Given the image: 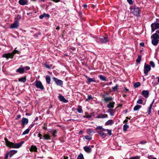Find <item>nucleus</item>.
<instances>
[{
    "label": "nucleus",
    "mask_w": 159,
    "mask_h": 159,
    "mask_svg": "<svg viewBox=\"0 0 159 159\" xmlns=\"http://www.w3.org/2000/svg\"><path fill=\"white\" fill-rule=\"evenodd\" d=\"M99 78L102 80L105 81H107L106 78V77L102 75H100Z\"/></svg>",
    "instance_id": "nucleus-38"
},
{
    "label": "nucleus",
    "mask_w": 159,
    "mask_h": 159,
    "mask_svg": "<svg viewBox=\"0 0 159 159\" xmlns=\"http://www.w3.org/2000/svg\"><path fill=\"white\" fill-rule=\"evenodd\" d=\"M140 45L141 47H143L144 46V43L143 42L141 43H140Z\"/></svg>",
    "instance_id": "nucleus-60"
},
{
    "label": "nucleus",
    "mask_w": 159,
    "mask_h": 159,
    "mask_svg": "<svg viewBox=\"0 0 159 159\" xmlns=\"http://www.w3.org/2000/svg\"><path fill=\"white\" fill-rule=\"evenodd\" d=\"M107 131H108V133H107V134L109 135V136H111V129H107Z\"/></svg>",
    "instance_id": "nucleus-48"
},
{
    "label": "nucleus",
    "mask_w": 159,
    "mask_h": 159,
    "mask_svg": "<svg viewBox=\"0 0 159 159\" xmlns=\"http://www.w3.org/2000/svg\"><path fill=\"white\" fill-rule=\"evenodd\" d=\"M97 132L98 133V134L103 138H105L107 136L106 134L104 133L103 131H97Z\"/></svg>",
    "instance_id": "nucleus-14"
},
{
    "label": "nucleus",
    "mask_w": 159,
    "mask_h": 159,
    "mask_svg": "<svg viewBox=\"0 0 159 159\" xmlns=\"http://www.w3.org/2000/svg\"><path fill=\"white\" fill-rule=\"evenodd\" d=\"M140 156H136L134 157H131L129 158V159H140Z\"/></svg>",
    "instance_id": "nucleus-45"
},
{
    "label": "nucleus",
    "mask_w": 159,
    "mask_h": 159,
    "mask_svg": "<svg viewBox=\"0 0 159 159\" xmlns=\"http://www.w3.org/2000/svg\"><path fill=\"white\" fill-rule=\"evenodd\" d=\"M19 3L21 5H27L29 4L28 1L27 0H19Z\"/></svg>",
    "instance_id": "nucleus-12"
},
{
    "label": "nucleus",
    "mask_w": 159,
    "mask_h": 159,
    "mask_svg": "<svg viewBox=\"0 0 159 159\" xmlns=\"http://www.w3.org/2000/svg\"><path fill=\"white\" fill-rule=\"evenodd\" d=\"M84 138L87 140H90L92 139V137H91L89 136H84Z\"/></svg>",
    "instance_id": "nucleus-46"
},
{
    "label": "nucleus",
    "mask_w": 159,
    "mask_h": 159,
    "mask_svg": "<svg viewBox=\"0 0 159 159\" xmlns=\"http://www.w3.org/2000/svg\"><path fill=\"white\" fill-rule=\"evenodd\" d=\"M40 34H41V33L40 32H39L38 34H34V36L37 37H38V34L40 35Z\"/></svg>",
    "instance_id": "nucleus-62"
},
{
    "label": "nucleus",
    "mask_w": 159,
    "mask_h": 159,
    "mask_svg": "<svg viewBox=\"0 0 159 159\" xmlns=\"http://www.w3.org/2000/svg\"><path fill=\"white\" fill-rule=\"evenodd\" d=\"M108 94L107 93H106L105 94L103 95L102 96L104 98V101L107 103L108 102H111L113 98L111 97H105Z\"/></svg>",
    "instance_id": "nucleus-7"
},
{
    "label": "nucleus",
    "mask_w": 159,
    "mask_h": 159,
    "mask_svg": "<svg viewBox=\"0 0 159 159\" xmlns=\"http://www.w3.org/2000/svg\"><path fill=\"white\" fill-rule=\"evenodd\" d=\"M43 137L45 139L47 140L50 139V136L47 134H45L43 135Z\"/></svg>",
    "instance_id": "nucleus-34"
},
{
    "label": "nucleus",
    "mask_w": 159,
    "mask_h": 159,
    "mask_svg": "<svg viewBox=\"0 0 159 159\" xmlns=\"http://www.w3.org/2000/svg\"><path fill=\"white\" fill-rule=\"evenodd\" d=\"M58 98L60 101L64 102L65 103H66L68 102V101L63 96L60 94Z\"/></svg>",
    "instance_id": "nucleus-13"
},
{
    "label": "nucleus",
    "mask_w": 159,
    "mask_h": 159,
    "mask_svg": "<svg viewBox=\"0 0 159 159\" xmlns=\"http://www.w3.org/2000/svg\"><path fill=\"white\" fill-rule=\"evenodd\" d=\"M118 85L117 84H116V86L112 87V89L114 91H117L118 89Z\"/></svg>",
    "instance_id": "nucleus-43"
},
{
    "label": "nucleus",
    "mask_w": 159,
    "mask_h": 159,
    "mask_svg": "<svg viewBox=\"0 0 159 159\" xmlns=\"http://www.w3.org/2000/svg\"><path fill=\"white\" fill-rule=\"evenodd\" d=\"M35 84V85L36 87L38 89H39L41 90H43L44 89V88L41 82L39 81L36 80Z\"/></svg>",
    "instance_id": "nucleus-5"
},
{
    "label": "nucleus",
    "mask_w": 159,
    "mask_h": 159,
    "mask_svg": "<svg viewBox=\"0 0 159 159\" xmlns=\"http://www.w3.org/2000/svg\"><path fill=\"white\" fill-rule=\"evenodd\" d=\"M49 132L51 133V134H52L53 136L54 137H55L56 136V134L57 131L56 129H51L49 131Z\"/></svg>",
    "instance_id": "nucleus-18"
},
{
    "label": "nucleus",
    "mask_w": 159,
    "mask_h": 159,
    "mask_svg": "<svg viewBox=\"0 0 159 159\" xmlns=\"http://www.w3.org/2000/svg\"><path fill=\"white\" fill-rule=\"evenodd\" d=\"M142 94L144 96H148L149 94V92L148 91L143 90L142 92Z\"/></svg>",
    "instance_id": "nucleus-33"
},
{
    "label": "nucleus",
    "mask_w": 159,
    "mask_h": 159,
    "mask_svg": "<svg viewBox=\"0 0 159 159\" xmlns=\"http://www.w3.org/2000/svg\"><path fill=\"white\" fill-rule=\"evenodd\" d=\"M30 150V151H34V152H37V148L36 146L32 145L31 146Z\"/></svg>",
    "instance_id": "nucleus-29"
},
{
    "label": "nucleus",
    "mask_w": 159,
    "mask_h": 159,
    "mask_svg": "<svg viewBox=\"0 0 159 159\" xmlns=\"http://www.w3.org/2000/svg\"><path fill=\"white\" fill-rule=\"evenodd\" d=\"M115 103L114 102H111L107 104V107L108 108H113L114 107V104Z\"/></svg>",
    "instance_id": "nucleus-24"
},
{
    "label": "nucleus",
    "mask_w": 159,
    "mask_h": 159,
    "mask_svg": "<svg viewBox=\"0 0 159 159\" xmlns=\"http://www.w3.org/2000/svg\"><path fill=\"white\" fill-rule=\"evenodd\" d=\"M17 20H18L19 19H20L21 18V16L20 15H18L17 16Z\"/></svg>",
    "instance_id": "nucleus-58"
},
{
    "label": "nucleus",
    "mask_w": 159,
    "mask_h": 159,
    "mask_svg": "<svg viewBox=\"0 0 159 159\" xmlns=\"http://www.w3.org/2000/svg\"><path fill=\"white\" fill-rule=\"evenodd\" d=\"M99 38L100 42L102 43H106L109 41V39L107 37H104L101 36Z\"/></svg>",
    "instance_id": "nucleus-9"
},
{
    "label": "nucleus",
    "mask_w": 159,
    "mask_h": 159,
    "mask_svg": "<svg viewBox=\"0 0 159 159\" xmlns=\"http://www.w3.org/2000/svg\"><path fill=\"white\" fill-rule=\"evenodd\" d=\"M93 97H92L91 95H88L87 98H86V99L85 100V101L86 102L88 101L89 100H90L91 99H93Z\"/></svg>",
    "instance_id": "nucleus-42"
},
{
    "label": "nucleus",
    "mask_w": 159,
    "mask_h": 159,
    "mask_svg": "<svg viewBox=\"0 0 159 159\" xmlns=\"http://www.w3.org/2000/svg\"><path fill=\"white\" fill-rule=\"evenodd\" d=\"M52 79L53 80L57 85L58 86H62L63 84V82L61 80H59L55 77H53Z\"/></svg>",
    "instance_id": "nucleus-8"
},
{
    "label": "nucleus",
    "mask_w": 159,
    "mask_h": 159,
    "mask_svg": "<svg viewBox=\"0 0 159 159\" xmlns=\"http://www.w3.org/2000/svg\"><path fill=\"white\" fill-rule=\"evenodd\" d=\"M130 9L131 13L134 16L137 17L140 16V11L139 7L134 5L130 7Z\"/></svg>",
    "instance_id": "nucleus-2"
},
{
    "label": "nucleus",
    "mask_w": 159,
    "mask_h": 159,
    "mask_svg": "<svg viewBox=\"0 0 159 159\" xmlns=\"http://www.w3.org/2000/svg\"><path fill=\"white\" fill-rule=\"evenodd\" d=\"M148 159H157L156 158L153 157L152 155L148 156Z\"/></svg>",
    "instance_id": "nucleus-50"
},
{
    "label": "nucleus",
    "mask_w": 159,
    "mask_h": 159,
    "mask_svg": "<svg viewBox=\"0 0 159 159\" xmlns=\"http://www.w3.org/2000/svg\"><path fill=\"white\" fill-rule=\"evenodd\" d=\"M129 128V126L126 124H125L123 125V130L124 132L126 131L127 130V129Z\"/></svg>",
    "instance_id": "nucleus-37"
},
{
    "label": "nucleus",
    "mask_w": 159,
    "mask_h": 159,
    "mask_svg": "<svg viewBox=\"0 0 159 159\" xmlns=\"http://www.w3.org/2000/svg\"><path fill=\"white\" fill-rule=\"evenodd\" d=\"M150 70L151 67L150 66L148 65H146V63H145L144 67V74L146 75H148V73Z\"/></svg>",
    "instance_id": "nucleus-6"
},
{
    "label": "nucleus",
    "mask_w": 159,
    "mask_h": 159,
    "mask_svg": "<svg viewBox=\"0 0 159 159\" xmlns=\"http://www.w3.org/2000/svg\"><path fill=\"white\" fill-rule=\"evenodd\" d=\"M4 140L7 146L14 148H20L24 143V141H22L18 143H14L9 141L7 138H5Z\"/></svg>",
    "instance_id": "nucleus-1"
},
{
    "label": "nucleus",
    "mask_w": 159,
    "mask_h": 159,
    "mask_svg": "<svg viewBox=\"0 0 159 159\" xmlns=\"http://www.w3.org/2000/svg\"><path fill=\"white\" fill-rule=\"evenodd\" d=\"M106 131H107V129H106L102 128V129L101 131H103V132H105Z\"/></svg>",
    "instance_id": "nucleus-61"
},
{
    "label": "nucleus",
    "mask_w": 159,
    "mask_h": 159,
    "mask_svg": "<svg viewBox=\"0 0 159 159\" xmlns=\"http://www.w3.org/2000/svg\"><path fill=\"white\" fill-rule=\"evenodd\" d=\"M34 124H31L30 125L29 127V129H30L34 126Z\"/></svg>",
    "instance_id": "nucleus-57"
},
{
    "label": "nucleus",
    "mask_w": 159,
    "mask_h": 159,
    "mask_svg": "<svg viewBox=\"0 0 159 159\" xmlns=\"http://www.w3.org/2000/svg\"><path fill=\"white\" fill-rule=\"evenodd\" d=\"M86 132L89 134H91V133L92 132L95 133V132L92 131V130L90 129H87L86 130Z\"/></svg>",
    "instance_id": "nucleus-44"
},
{
    "label": "nucleus",
    "mask_w": 159,
    "mask_h": 159,
    "mask_svg": "<svg viewBox=\"0 0 159 159\" xmlns=\"http://www.w3.org/2000/svg\"><path fill=\"white\" fill-rule=\"evenodd\" d=\"M76 110L79 113H82L83 112L82 107L81 106H78V108L76 109Z\"/></svg>",
    "instance_id": "nucleus-30"
},
{
    "label": "nucleus",
    "mask_w": 159,
    "mask_h": 159,
    "mask_svg": "<svg viewBox=\"0 0 159 159\" xmlns=\"http://www.w3.org/2000/svg\"><path fill=\"white\" fill-rule=\"evenodd\" d=\"M28 122L29 120L28 119L23 117L21 120L22 125L24 126L28 123Z\"/></svg>",
    "instance_id": "nucleus-11"
},
{
    "label": "nucleus",
    "mask_w": 159,
    "mask_h": 159,
    "mask_svg": "<svg viewBox=\"0 0 159 159\" xmlns=\"http://www.w3.org/2000/svg\"><path fill=\"white\" fill-rule=\"evenodd\" d=\"M147 143L146 141L145 140H141L140 141V143L142 144H145Z\"/></svg>",
    "instance_id": "nucleus-51"
},
{
    "label": "nucleus",
    "mask_w": 159,
    "mask_h": 159,
    "mask_svg": "<svg viewBox=\"0 0 159 159\" xmlns=\"http://www.w3.org/2000/svg\"><path fill=\"white\" fill-rule=\"evenodd\" d=\"M26 70H29L30 69V68L29 66H26L24 67Z\"/></svg>",
    "instance_id": "nucleus-56"
},
{
    "label": "nucleus",
    "mask_w": 159,
    "mask_h": 159,
    "mask_svg": "<svg viewBox=\"0 0 159 159\" xmlns=\"http://www.w3.org/2000/svg\"><path fill=\"white\" fill-rule=\"evenodd\" d=\"M154 100H153L152 103L150 105L148 110V115H150L151 113V110L152 106V105L154 102Z\"/></svg>",
    "instance_id": "nucleus-23"
},
{
    "label": "nucleus",
    "mask_w": 159,
    "mask_h": 159,
    "mask_svg": "<svg viewBox=\"0 0 159 159\" xmlns=\"http://www.w3.org/2000/svg\"><path fill=\"white\" fill-rule=\"evenodd\" d=\"M115 112V110L114 109H109L107 111V112L109 113L110 115L111 116H113L114 115V113Z\"/></svg>",
    "instance_id": "nucleus-22"
},
{
    "label": "nucleus",
    "mask_w": 159,
    "mask_h": 159,
    "mask_svg": "<svg viewBox=\"0 0 159 159\" xmlns=\"http://www.w3.org/2000/svg\"><path fill=\"white\" fill-rule=\"evenodd\" d=\"M46 80L47 84H49L51 80L50 77L49 75H47L46 76Z\"/></svg>",
    "instance_id": "nucleus-28"
},
{
    "label": "nucleus",
    "mask_w": 159,
    "mask_h": 159,
    "mask_svg": "<svg viewBox=\"0 0 159 159\" xmlns=\"http://www.w3.org/2000/svg\"><path fill=\"white\" fill-rule=\"evenodd\" d=\"M137 103L142 104L143 103V100L141 99H139L137 102Z\"/></svg>",
    "instance_id": "nucleus-49"
},
{
    "label": "nucleus",
    "mask_w": 159,
    "mask_h": 159,
    "mask_svg": "<svg viewBox=\"0 0 159 159\" xmlns=\"http://www.w3.org/2000/svg\"><path fill=\"white\" fill-rule=\"evenodd\" d=\"M107 115L105 114H101L97 116V118H103L107 117Z\"/></svg>",
    "instance_id": "nucleus-17"
},
{
    "label": "nucleus",
    "mask_w": 159,
    "mask_h": 159,
    "mask_svg": "<svg viewBox=\"0 0 159 159\" xmlns=\"http://www.w3.org/2000/svg\"><path fill=\"white\" fill-rule=\"evenodd\" d=\"M150 64L153 68H154L155 66V63L153 61H151L150 62Z\"/></svg>",
    "instance_id": "nucleus-47"
},
{
    "label": "nucleus",
    "mask_w": 159,
    "mask_h": 159,
    "mask_svg": "<svg viewBox=\"0 0 159 159\" xmlns=\"http://www.w3.org/2000/svg\"><path fill=\"white\" fill-rule=\"evenodd\" d=\"M141 56L140 55H139L138 56V57L137 60H136V61L138 63H139L141 61Z\"/></svg>",
    "instance_id": "nucleus-39"
},
{
    "label": "nucleus",
    "mask_w": 159,
    "mask_h": 159,
    "mask_svg": "<svg viewBox=\"0 0 159 159\" xmlns=\"http://www.w3.org/2000/svg\"><path fill=\"white\" fill-rule=\"evenodd\" d=\"M26 79L25 76L23 78H20L19 79V81L23 82V83L25 82V81H26Z\"/></svg>",
    "instance_id": "nucleus-32"
},
{
    "label": "nucleus",
    "mask_w": 159,
    "mask_h": 159,
    "mask_svg": "<svg viewBox=\"0 0 159 159\" xmlns=\"http://www.w3.org/2000/svg\"><path fill=\"white\" fill-rule=\"evenodd\" d=\"M114 123V121L112 120H109L105 123L106 125H111Z\"/></svg>",
    "instance_id": "nucleus-27"
},
{
    "label": "nucleus",
    "mask_w": 159,
    "mask_h": 159,
    "mask_svg": "<svg viewBox=\"0 0 159 159\" xmlns=\"http://www.w3.org/2000/svg\"><path fill=\"white\" fill-rule=\"evenodd\" d=\"M151 32H154L156 30L159 29V23L154 22L152 23L151 25Z\"/></svg>",
    "instance_id": "nucleus-4"
},
{
    "label": "nucleus",
    "mask_w": 159,
    "mask_h": 159,
    "mask_svg": "<svg viewBox=\"0 0 159 159\" xmlns=\"http://www.w3.org/2000/svg\"><path fill=\"white\" fill-rule=\"evenodd\" d=\"M19 26V20H16L11 25L10 27L11 28H17Z\"/></svg>",
    "instance_id": "nucleus-10"
},
{
    "label": "nucleus",
    "mask_w": 159,
    "mask_h": 159,
    "mask_svg": "<svg viewBox=\"0 0 159 159\" xmlns=\"http://www.w3.org/2000/svg\"><path fill=\"white\" fill-rule=\"evenodd\" d=\"M20 52V51L16 50V49H15L13 52L12 53H8L4 54H3L2 55V57L3 58H6L7 59H8L9 58H13L14 55L16 53L19 54Z\"/></svg>",
    "instance_id": "nucleus-3"
},
{
    "label": "nucleus",
    "mask_w": 159,
    "mask_h": 159,
    "mask_svg": "<svg viewBox=\"0 0 159 159\" xmlns=\"http://www.w3.org/2000/svg\"><path fill=\"white\" fill-rule=\"evenodd\" d=\"M158 35L156 34V33L154 34L151 35V39H157Z\"/></svg>",
    "instance_id": "nucleus-35"
},
{
    "label": "nucleus",
    "mask_w": 159,
    "mask_h": 159,
    "mask_svg": "<svg viewBox=\"0 0 159 159\" xmlns=\"http://www.w3.org/2000/svg\"><path fill=\"white\" fill-rule=\"evenodd\" d=\"M44 17L49 18L50 17V15L48 14L44 13L39 16V18L41 19H43Z\"/></svg>",
    "instance_id": "nucleus-20"
},
{
    "label": "nucleus",
    "mask_w": 159,
    "mask_h": 159,
    "mask_svg": "<svg viewBox=\"0 0 159 159\" xmlns=\"http://www.w3.org/2000/svg\"><path fill=\"white\" fill-rule=\"evenodd\" d=\"M44 66L46 68L50 69L51 68H53L52 67L53 66L52 65V64H48L46 62H45L44 63Z\"/></svg>",
    "instance_id": "nucleus-26"
},
{
    "label": "nucleus",
    "mask_w": 159,
    "mask_h": 159,
    "mask_svg": "<svg viewBox=\"0 0 159 159\" xmlns=\"http://www.w3.org/2000/svg\"><path fill=\"white\" fill-rule=\"evenodd\" d=\"M155 33L159 35V30H157L156 32Z\"/></svg>",
    "instance_id": "nucleus-64"
},
{
    "label": "nucleus",
    "mask_w": 159,
    "mask_h": 159,
    "mask_svg": "<svg viewBox=\"0 0 159 159\" xmlns=\"http://www.w3.org/2000/svg\"><path fill=\"white\" fill-rule=\"evenodd\" d=\"M86 77L87 79V82L88 83H89L91 82H96V80L94 78H91L88 76H86Z\"/></svg>",
    "instance_id": "nucleus-19"
},
{
    "label": "nucleus",
    "mask_w": 159,
    "mask_h": 159,
    "mask_svg": "<svg viewBox=\"0 0 159 159\" xmlns=\"http://www.w3.org/2000/svg\"><path fill=\"white\" fill-rule=\"evenodd\" d=\"M21 117V115H18L17 116V118H16V120H18Z\"/></svg>",
    "instance_id": "nucleus-59"
},
{
    "label": "nucleus",
    "mask_w": 159,
    "mask_h": 159,
    "mask_svg": "<svg viewBox=\"0 0 159 159\" xmlns=\"http://www.w3.org/2000/svg\"><path fill=\"white\" fill-rule=\"evenodd\" d=\"M77 159H84L83 154L80 153L78 156Z\"/></svg>",
    "instance_id": "nucleus-40"
},
{
    "label": "nucleus",
    "mask_w": 159,
    "mask_h": 159,
    "mask_svg": "<svg viewBox=\"0 0 159 159\" xmlns=\"http://www.w3.org/2000/svg\"><path fill=\"white\" fill-rule=\"evenodd\" d=\"M9 155V152H7L5 154V156L4 157V159H7Z\"/></svg>",
    "instance_id": "nucleus-52"
},
{
    "label": "nucleus",
    "mask_w": 159,
    "mask_h": 159,
    "mask_svg": "<svg viewBox=\"0 0 159 159\" xmlns=\"http://www.w3.org/2000/svg\"><path fill=\"white\" fill-rule=\"evenodd\" d=\"M17 151L15 150H12L10 151L9 152V157H11L14 154L16 153Z\"/></svg>",
    "instance_id": "nucleus-21"
},
{
    "label": "nucleus",
    "mask_w": 159,
    "mask_h": 159,
    "mask_svg": "<svg viewBox=\"0 0 159 159\" xmlns=\"http://www.w3.org/2000/svg\"><path fill=\"white\" fill-rule=\"evenodd\" d=\"M25 71V69L23 68H21L20 67L16 70L17 72H18L20 74H22L24 73Z\"/></svg>",
    "instance_id": "nucleus-25"
},
{
    "label": "nucleus",
    "mask_w": 159,
    "mask_h": 159,
    "mask_svg": "<svg viewBox=\"0 0 159 159\" xmlns=\"http://www.w3.org/2000/svg\"><path fill=\"white\" fill-rule=\"evenodd\" d=\"M141 106L139 105H137L135 106L134 108V111H137L139 110L141 108Z\"/></svg>",
    "instance_id": "nucleus-31"
},
{
    "label": "nucleus",
    "mask_w": 159,
    "mask_h": 159,
    "mask_svg": "<svg viewBox=\"0 0 159 159\" xmlns=\"http://www.w3.org/2000/svg\"><path fill=\"white\" fill-rule=\"evenodd\" d=\"M30 130V129L29 128L26 129L23 133L22 135H25L27 134H28Z\"/></svg>",
    "instance_id": "nucleus-41"
},
{
    "label": "nucleus",
    "mask_w": 159,
    "mask_h": 159,
    "mask_svg": "<svg viewBox=\"0 0 159 159\" xmlns=\"http://www.w3.org/2000/svg\"><path fill=\"white\" fill-rule=\"evenodd\" d=\"M141 85V84L139 82H137L134 84V86L135 88H137L139 87Z\"/></svg>",
    "instance_id": "nucleus-36"
},
{
    "label": "nucleus",
    "mask_w": 159,
    "mask_h": 159,
    "mask_svg": "<svg viewBox=\"0 0 159 159\" xmlns=\"http://www.w3.org/2000/svg\"><path fill=\"white\" fill-rule=\"evenodd\" d=\"M38 137H40V139H42L41 137L42 136V135L40 134V133L39 134H38Z\"/></svg>",
    "instance_id": "nucleus-63"
},
{
    "label": "nucleus",
    "mask_w": 159,
    "mask_h": 159,
    "mask_svg": "<svg viewBox=\"0 0 159 159\" xmlns=\"http://www.w3.org/2000/svg\"><path fill=\"white\" fill-rule=\"evenodd\" d=\"M127 1L130 4H133L132 0H127Z\"/></svg>",
    "instance_id": "nucleus-55"
},
{
    "label": "nucleus",
    "mask_w": 159,
    "mask_h": 159,
    "mask_svg": "<svg viewBox=\"0 0 159 159\" xmlns=\"http://www.w3.org/2000/svg\"><path fill=\"white\" fill-rule=\"evenodd\" d=\"M152 44L154 46H157L159 40L157 39H152Z\"/></svg>",
    "instance_id": "nucleus-15"
},
{
    "label": "nucleus",
    "mask_w": 159,
    "mask_h": 159,
    "mask_svg": "<svg viewBox=\"0 0 159 159\" xmlns=\"http://www.w3.org/2000/svg\"><path fill=\"white\" fill-rule=\"evenodd\" d=\"M83 148L84 150L87 153H89L91 152V148L88 146H85Z\"/></svg>",
    "instance_id": "nucleus-16"
},
{
    "label": "nucleus",
    "mask_w": 159,
    "mask_h": 159,
    "mask_svg": "<svg viewBox=\"0 0 159 159\" xmlns=\"http://www.w3.org/2000/svg\"><path fill=\"white\" fill-rule=\"evenodd\" d=\"M91 116H92L91 115H89L88 116L85 115V116H83V117L84 118H90V117H91Z\"/></svg>",
    "instance_id": "nucleus-53"
},
{
    "label": "nucleus",
    "mask_w": 159,
    "mask_h": 159,
    "mask_svg": "<svg viewBox=\"0 0 159 159\" xmlns=\"http://www.w3.org/2000/svg\"><path fill=\"white\" fill-rule=\"evenodd\" d=\"M96 129L102 130V126H98L96 128Z\"/></svg>",
    "instance_id": "nucleus-54"
}]
</instances>
